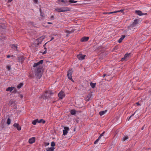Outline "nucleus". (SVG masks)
Returning <instances> with one entry per match:
<instances>
[{"mask_svg": "<svg viewBox=\"0 0 151 151\" xmlns=\"http://www.w3.org/2000/svg\"><path fill=\"white\" fill-rule=\"evenodd\" d=\"M73 70L72 69L69 70L68 71L67 76L69 79L71 80L72 81L74 82V81L72 79V74Z\"/></svg>", "mask_w": 151, "mask_h": 151, "instance_id": "1", "label": "nucleus"}, {"mask_svg": "<svg viewBox=\"0 0 151 151\" xmlns=\"http://www.w3.org/2000/svg\"><path fill=\"white\" fill-rule=\"evenodd\" d=\"M17 59L19 62L22 63L24 60L25 58L24 56L20 55L18 56Z\"/></svg>", "mask_w": 151, "mask_h": 151, "instance_id": "2", "label": "nucleus"}, {"mask_svg": "<svg viewBox=\"0 0 151 151\" xmlns=\"http://www.w3.org/2000/svg\"><path fill=\"white\" fill-rule=\"evenodd\" d=\"M139 20L138 19H136L134 20L132 23L129 26L130 27H133L136 26L139 23Z\"/></svg>", "mask_w": 151, "mask_h": 151, "instance_id": "3", "label": "nucleus"}, {"mask_svg": "<svg viewBox=\"0 0 151 151\" xmlns=\"http://www.w3.org/2000/svg\"><path fill=\"white\" fill-rule=\"evenodd\" d=\"M42 97L44 99H48L50 97L49 93L46 91L45 93L42 96Z\"/></svg>", "mask_w": 151, "mask_h": 151, "instance_id": "4", "label": "nucleus"}, {"mask_svg": "<svg viewBox=\"0 0 151 151\" xmlns=\"http://www.w3.org/2000/svg\"><path fill=\"white\" fill-rule=\"evenodd\" d=\"M58 97L61 99L64 98L65 96V94L64 93V92L62 91H60L58 93Z\"/></svg>", "mask_w": 151, "mask_h": 151, "instance_id": "5", "label": "nucleus"}, {"mask_svg": "<svg viewBox=\"0 0 151 151\" xmlns=\"http://www.w3.org/2000/svg\"><path fill=\"white\" fill-rule=\"evenodd\" d=\"M64 129L63 130V135H66L68 133V131L69 130V128L68 127H65Z\"/></svg>", "mask_w": 151, "mask_h": 151, "instance_id": "6", "label": "nucleus"}, {"mask_svg": "<svg viewBox=\"0 0 151 151\" xmlns=\"http://www.w3.org/2000/svg\"><path fill=\"white\" fill-rule=\"evenodd\" d=\"M130 54V53L126 54L124 55V57L123 58H122L121 60H122V61H124V60H127V59L129 57Z\"/></svg>", "mask_w": 151, "mask_h": 151, "instance_id": "7", "label": "nucleus"}, {"mask_svg": "<svg viewBox=\"0 0 151 151\" xmlns=\"http://www.w3.org/2000/svg\"><path fill=\"white\" fill-rule=\"evenodd\" d=\"M13 126L15 127L19 131L21 130V127L18 124L15 123L14 124Z\"/></svg>", "mask_w": 151, "mask_h": 151, "instance_id": "8", "label": "nucleus"}, {"mask_svg": "<svg viewBox=\"0 0 151 151\" xmlns=\"http://www.w3.org/2000/svg\"><path fill=\"white\" fill-rule=\"evenodd\" d=\"M43 63V60H41L38 62L34 63L33 65V67L34 68L37 67V66H38V65H39L40 64H42Z\"/></svg>", "mask_w": 151, "mask_h": 151, "instance_id": "9", "label": "nucleus"}, {"mask_svg": "<svg viewBox=\"0 0 151 151\" xmlns=\"http://www.w3.org/2000/svg\"><path fill=\"white\" fill-rule=\"evenodd\" d=\"M86 55H82V54H79L77 55V58L79 60H82L84 59Z\"/></svg>", "mask_w": 151, "mask_h": 151, "instance_id": "10", "label": "nucleus"}, {"mask_svg": "<svg viewBox=\"0 0 151 151\" xmlns=\"http://www.w3.org/2000/svg\"><path fill=\"white\" fill-rule=\"evenodd\" d=\"M135 13L138 15L141 16L145 15L147 14V13H142L141 11L140 10H136L135 11Z\"/></svg>", "mask_w": 151, "mask_h": 151, "instance_id": "11", "label": "nucleus"}, {"mask_svg": "<svg viewBox=\"0 0 151 151\" xmlns=\"http://www.w3.org/2000/svg\"><path fill=\"white\" fill-rule=\"evenodd\" d=\"M62 7H57L55 9L54 11L56 12H63Z\"/></svg>", "mask_w": 151, "mask_h": 151, "instance_id": "12", "label": "nucleus"}, {"mask_svg": "<svg viewBox=\"0 0 151 151\" xmlns=\"http://www.w3.org/2000/svg\"><path fill=\"white\" fill-rule=\"evenodd\" d=\"M92 96V94L91 93H89L86 98V101H89L90 99Z\"/></svg>", "mask_w": 151, "mask_h": 151, "instance_id": "13", "label": "nucleus"}, {"mask_svg": "<svg viewBox=\"0 0 151 151\" xmlns=\"http://www.w3.org/2000/svg\"><path fill=\"white\" fill-rule=\"evenodd\" d=\"M89 38L88 37H84L81 39V41L82 42L87 41L88 40Z\"/></svg>", "mask_w": 151, "mask_h": 151, "instance_id": "14", "label": "nucleus"}, {"mask_svg": "<svg viewBox=\"0 0 151 151\" xmlns=\"http://www.w3.org/2000/svg\"><path fill=\"white\" fill-rule=\"evenodd\" d=\"M35 141V138L33 137L30 138L29 140V142L30 144H32Z\"/></svg>", "mask_w": 151, "mask_h": 151, "instance_id": "15", "label": "nucleus"}, {"mask_svg": "<svg viewBox=\"0 0 151 151\" xmlns=\"http://www.w3.org/2000/svg\"><path fill=\"white\" fill-rule=\"evenodd\" d=\"M62 10H63V12L69 11L70 10V8L67 7H62Z\"/></svg>", "mask_w": 151, "mask_h": 151, "instance_id": "16", "label": "nucleus"}, {"mask_svg": "<svg viewBox=\"0 0 151 151\" xmlns=\"http://www.w3.org/2000/svg\"><path fill=\"white\" fill-rule=\"evenodd\" d=\"M65 32L67 33V34L66 35V37H68L69 36V34L72 33L74 32V31L73 30H66L65 31Z\"/></svg>", "mask_w": 151, "mask_h": 151, "instance_id": "17", "label": "nucleus"}, {"mask_svg": "<svg viewBox=\"0 0 151 151\" xmlns=\"http://www.w3.org/2000/svg\"><path fill=\"white\" fill-rule=\"evenodd\" d=\"M14 87H9L6 89V91L11 92L14 89Z\"/></svg>", "mask_w": 151, "mask_h": 151, "instance_id": "18", "label": "nucleus"}, {"mask_svg": "<svg viewBox=\"0 0 151 151\" xmlns=\"http://www.w3.org/2000/svg\"><path fill=\"white\" fill-rule=\"evenodd\" d=\"M125 37V35H122V37L119 39V40H118V42L119 43H121L122 40Z\"/></svg>", "mask_w": 151, "mask_h": 151, "instance_id": "19", "label": "nucleus"}, {"mask_svg": "<svg viewBox=\"0 0 151 151\" xmlns=\"http://www.w3.org/2000/svg\"><path fill=\"white\" fill-rule=\"evenodd\" d=\"M55 148L54 147H47L46 148V151H54Z\"/></svg>", "mask_w": 151, "mask_h": 151, "instance_id": "20", "label": "nucleus"}, {"mask_svg": "<svg viewBox=\"0 0 151 151\" xmlns=\"http://www.w3.org/2000/svg\"><path fill=\"white\" fill-rule=\"evenodd\" d=\"M37 121V122L38 123H42L43 124H44L45 122V121L42 119H40L39 120L38 119V121Z\"/></svg>", "mask_w": 151, "mask_h": 151, "instance_id": "21", "label": "nucleus"}, {"mask_svg": "<svg viewBox=\"0 0 151 151\" xmlns=\"http://www.w3.org/2000/svg\"><path fill=\"white\" fill-rule=\"evenodd\" d=\"M129 138V137L127 136H124L122 139V141L123 142H124L126 140H127Z\"/></svg>", "mask_w": 151, "mask_h": 151, "instance_id": "22", "label": "nucleus"}, {"mask_svg": "<svg viewBox=\"0 0 151 151\" xmlns=\"http://www.w3.org/2000/svg\"><path fill=\"white\" fill-rule=\"evenodd\" d=\"M106 112V110L104 111H100L99 112V114L100 116H102Z\"/></svg>", "mask_w": 151, "mask_h": 151, "instance_id": "23", "label": "nucleus"}, {"mask_svg": "<svg viewBox=\"0 0 151 151\" xmlns=\"http://www.w3.org/2000/svg\"><path fill=\"white\" fill-rule=\"evenodd\" d=\"M42 70V67H41L39 66L37 68V73H40Z\"/></svg>", "mask_w": 151, "mask_h": 151, "instance_id": "24", "label": "nucleus"}, {"mask_svg": "<svg viewBox=\"0 0 151 151\" xmlns=\"http://www.w3.org/2000/svg\"><path fill=\"white\" fill-rule=\"evenodd\" d=\"M23 85V83H20L19 85H18L17 86V88L18 89H20L21 87Z\"/></svg>", "mask_w": 151, "mask_h": 151, "instance_id": "25", "label": "nucleus"}, {"mask_svg": "<svg viewBox=\"0 0 151 151\" xmlns=\"http://www.w3.org/2000/svg\"><path fill=\"white\" fill-rule=\"evenodd\" d=\"M70 113L72 115H75L76 114V111L75 110H71L70 111Z\"/></svg>", "mask_w": 151, "mask_h": 151, "instance_id": "26", "label": "nucleus"}, {"mask_svg": "<svg viewBox=\"0 0 151 151\" xmlns=\"http://www.w3.org/2000/svg\"><path fill=\"white\" fill-rule=\"evenodd\" d=\"M90 86L92 88H93L96 86V83L91 82L90 83Z\"/></svg>", "mask_w": 151, "mask_h": 151, "instance_id": "27", "label": "nucleus"}, {"mask_svg": "<svg viewBox=\"0 0 151 151\" xmlns=\"http://www.w3.org/2000/svg\"><path fill=\"white\" fill-rule=\"evenodd\" d=\"M38 121V119H36V120H34L32 122V124H33V125H35L36 124V123L37 122V121Z\"/></svg>", "mask_w": 151, "mask_h": 151, "instance_id": "28", "label": "nucleus"}, {"mask_svg": "<svg viewBox=\"0 0 151 151\" xmlns=\"http://www.w3.org/2000/svg\"><path fill=\"white\" fill-rule=\"evenodd\" d=\"M7 123L8 125H9L11 123V120L10 118L8 119L7 122Z\"/></svg>", "mask_w": 151, "mask_h": 151, "instance_id": "29", "label": "nucleus"}, {"mask_svg": "<svg viewBox=\"0 0 151 151\" xmlns=\"http://www.w3.org/2000/svg\"><path fill=\"white\" fill-rule=\"evenodd\" d=\"M64 2L65 3V1L64 0H58L57 2V3L60 4V2Z\"/></svg>", "mask_w": 151, "mask_h": 151, "instance_id": "30", "label": "nucleus"}, {"mask_svg": "<svg viewBox=\"0 0 151 151\" xmlns=\"http://www.w3.org/2000/svg\"><path fill=\"white\" fill-rule=\"evenodd\" d=\"M77 2V1H74L73 0H69V2L71 3H75Z\"/></svg>", "mask_w": 151, "mask_h": 151, "instance_id": "31", "label": "nucleus"}, {"mask_svg": "<svg viewBox=\"0 0 151 151\" xmlns=\"http://www.w3.org/2000/svg\"><path fill=\"white\" fill-rule=\"evenodd\" d=\"M51 145L52 147H53L55 146V143L54 142H52L51 144Z\"/></svg>", "mask_w": 151, "mask_h": 151, "instance_id": "32", "label": "nucleus"}, {"mask_svg": "<svg viewBox=\"0 0 151 151\" xmlns=\"http://www.w3.org/2000/svg\"><path fill=\"white\" fill-rule=\"evenodd\" d=\"M137 110H136V111L134 112V113L133 114H132V115H131V116H130L129 117V119H128V120H129L131 119V117L132 116H133V115L136 113V112H137Z\"/></svg>", "mask_w": 151, "mask_h": 151, "instance_id": "33", "label": "nucleus"}, {"mask_svg": "<svg viewBox=\"0 0 151 151\" xmlns=\"http://www.w3.org/2000/svg\"><path fill=\"white\" fill-rule=\"evenodd\" d=\"M44 48L45 50L44 52H42V54L43 55L46 54L47 52V51H46L47 48H46V47H44Z\"/></svg>", "mask_w": 151, "mask_h": 151, "instance_id": "34", "label": "nucleus"}, {"mask_svg": "<svg viewBox=\"0 0 151 151\" xmlns=\"http://www.w3.org/2000/svg\"><path fill=\"white\" fill-rule=\"evenodd\" d=\"M45 146L46 147L50 143L49 142H45L44 143Z\"/></svg>", "mask_w": 151, "mask_h": 151, "instance_id": "35", "label": "nucleus"}, {"mask_svg": "<svg viewBox=\"0 0 151 151\" xmlns=\"http://www.w3.org/2000/svg\"><path fill=\"white\" fill-rule=\"evenodd\" d=\"M6 68L9 71L11 69V67L10 66H7Z\"/></svg>", "mask_w": 151, "mask_h": 151, "instance_id": "36", "label": "nucleus"}, {"mask_svg": "<svg viewBox=\"0 0 151 151\" xmlns=\"http://www.w3.org/2000/svg\"><path fill=\"white\" fill-rule=\"evenodd\" d=\"M47 92L48 93H49V95H52L53 94V93L51 91H47Z\"/></svg>", "mask_w": 151, "mask_h": 151, "instance_id": "37", "label": "nucleus"}, {"mask_svg": "<svg viewBox=\"0 0 151 151\" xmlns=\"http://www.w3.org/2000/svg\"><path fill=\"white\" fill-rule=\"evenodd\" d=\"M17 45L15 44H14L12 45V48H17Z\"/></svg>", "mask_w": 151, "mask_h": 151, "instance_id": "38", "label": "nucleus"}, {"mask_svg": "<svg viewBox=\"0 0 151 151\" xmlns=\"http://www.w3.org/2000/svg\"><path fill=\"white\" fill-rule=\"evenodd\" d=\"M117 11H118V12H121L122 13L123 12L124 10H122V9H121L120 10Z\"/></svg>", "mask_w": 151, "mask_h": 151, "instance_id": "39", "label": "nucleus"}, {"mask_svg": "<svg viewBox=\"0 0 151 151\" xmlns=\"http://www.w3.org/2000/svg\"><path fill=\"white\" fill-rule=\"evenodd\" d=\"M99 141V140L98 139H97L95 141V142H94V144H96V143H97L98 141Z\"/></svg>", "mask_w": 151, "mask_h": 151, "instance_id": "40", "label": "nucleus"}, {"mask_svg": "<svg viewBox=\"0 0 151 151\" xmlns=\"http://www.w3.org/2000/svg\"><path fill=\"white\" fill-rule=\"evenodd\" d=\"M49 42V41H48V42ZM48 42H46V43H45V44L43 45V47H45V45H46V44H47V43Z\"/></svg>", "mask_w": 151, "mask_h": 151, "instance_id": "41", "label": "nucleus"}, {"mask_svg": "<svg viewBox=\"0 0 151 151\" xmlns=\"http://www.w3.org/2000/svg\"><path fill=\"white\" fill-rule=\"evenodd\" d=\"M105 132H103L100 135L101 136H102L104 134V133Z\"/></svg>", "mask_w": 151, "mask_h": 151, "instance_id": "42", "label": "nucleus"}, {"mask_svg": "<svg viewBox=\"0 0 151 151\" xmlns=\"http://www.w3.org/2000/svg\"><path fill=\"white\" fill-rule=\"evenodd\" d=\"M101 136L100 135L99 136L98 138L97 139H98V140H99L101 139Z\"/></svg>", "mask_w": 151, "mask_h": 151, "instance_id": "43", "label": "nucleus"}, {"mask_svg": "<svg viewBox=\"0 0 151 151\" xmlns=\"http://www.w3.org/2000/svg\"><path fill=\"white\" fill-rule=\"evenodd\" d=\"M117 12H118L117 11H115L112 12V13H116Z\"/></svg>", "mask_w": 151, "mask_h": 151, "instance_id": "44", "label": "nucleus"}, {"mask_svg": "<svg viewBox=\"0 0 151 151\" xmlns=\"http://www.w3.org/2000/svg\"><path fill=\"white\" fill-rule=\"evenodd\" d=\"M136 104H137L138 105H141L140 104L139 102L137 103Z\"/></svg>", "mask_w": 151, "mask_h": 151, "instance_id": "45", "label": "nucleus"}, {"mask_svg": "<svg viewBox=\"0 0 151 151\" xmlns=\"http://www.w3.org/2000/svg\"><path fill=\"white\" fill-rule=\"evenodd\" d=\"M10 57H11L9 55H7V57L8 58H10Z\"/></svg>", "mask_w": 151, "mask_h": 151, "instance_id": "46", "label": "nucleus"}, {"mask_svg": "<svg viewBox=\"0 0 151 151\" xmlns=\"http://www.w3.org/2000/svg\"><path fill=\"white\" fill-rule=\"evenodd\" d=\"M53 39H54V37H52L51 40L49 41H52V40H53Z\"/></svg>", "mask_w": 151, "mask_h": 151, "instance_id": "47", "label": "nucleus"}, {"mask_svg": "<svg viewBox=\"0 0 151 151\" xmlns=\"http://www.w3.org/2000/svg\"><path fill=\"white\" fill-rule=\"evenodd\" d=\"M13 0H8V2H11Z\"/></svg>", "mask_w": 151, "mask_h": 151, "instance_id": "48", "label": "nucleus"}, {"mask_svg": "<svg viewBox=\"0 0 151 151\" xmlns=\"http://www.w3.org/2000/svg\"><path fill=\"white\" fill-rule=\"evenodd\" d=\"M54 16H51V19H53V18H54Z\"/></svg>", "mask_w": 151, "mask_h": 151, "instance_id": "49", "label": "nucleus"}, {"mask_svg": "<svg viewBox=\"0 0 151 151\" xmlns=\"http://www.w3.org/2000/svg\"><path fill=\"white\" fill-rule=\"evenodd\" d=\"M35 3H37L38 1V0H34Z\"/></svg>", "mask_w": 151, "mask_h": 151, "instance_id": "50", "label": "nucleus"}, {"mask_svg": "<svg viewBox=\"0 0 151 151\" xmlns=\"http://www.w3.org/2000/svg\"><path fill=\"white\" fill-rule=\"evenodd\" d=\"M42 38V40H43L44 39V37L43 38V37H40V38Z\"/></svg>", "mask_w": 151, "mask_h": 151, "instance_id": "51", "label": "nucleus"}, {"mask_svg": "<svg viewBox=\"0 0 151 151\" xmlns=\"http://www.w3.org/2000/svg\"><path fill=\"white\" fill-rule=\"evenodd\" d=\"M48 24H52V23L51 22H48Z\"/></svg>", "mask_w": 151, "mask_h": 151, "instance_id": "52", "label": "nucleus"}, {"mask_svg": "<svg viewBox=\"0 0 151 151\" xmlns=\"http://www.w3.org/2000/svg\"><path fill=\"white\" fill-rule=\"evenodd\" d=\"M108 14H113V13H112V12L108 13Z\"/></svg>", "mask_w": 151, "mask_h": 151, "instance_id": "53", "label": "nucleus"}, {"mask_svg": "<svg viewBox=\"0 0 151 151\" xmlns=\"http://www.w3.org/2000/svg\"><path fill=\"white\" fill-rule=\"evenodd\" d=\"M104 14H108V13L107 12H104L103 13Z\"/></svg>", "mask_w": 151, "mask_h": 151, "instance_id": "54", "label": "nucleus"}, {"mask_svg": "<svg viewBox=\"0 0 151 151\" xmlns=\"http://www.w3.org/2000/svg\"><path fill=\"white\" fill-rule=\"evenodd\" d=\"M20 96L21 98H22L23 97V96H22V95H20Z\"/></svg>", "mask_w": 151, "mask_h": 151, "instance_id": "55", "label": "nucleus"}, {"mask_svg": "<svg viewBox=\"0 0 151 151\" xmlns=\"http://www.w3.org/2000/svg\"><path fill=\"white\" fill-rule=\"evenodd\" d=\"M130 151V150H129V149H128V150H127L126 151Z\"/></svg>", "mask_w": 151, "mask_h": 151, "instance_id": "56", "label": "nucleus"}, {"mask_svg": "<svg viewBox=\"0 0 151 151\" xmlns=\"http://www.w3.org/2000/svg\"><path fill=\"white\" fill-rule=\"evenodd\" d=\"M130 151V150H129V149H128V150H127L126 151Z\"/></svg>", "mask_w": 151, "mask_h": 151, "instance_id": "57", "label": "nucleus"}, {"mask_svg": "<svg viewBox=\"0 0 151 151\" xmlns=\"http://www.w3.org/2000/svg\"><path fill=\"white\" fill-rule=\"evenodd\" d=\"M130 151V150H129V149H128V150H127L126 151Z\"/></svg>", "mask_w": 151, "mask_h": 151, "instance_id": "58", "label": "nucleus"}, {"mask_svg": "<svg viewBox=\"0 0 151 151\" xmlns=\"http://www.w3.org/2000/svg\"><path fill=\"white\" fill-rule=\"evenodd\" d=\"M106 75L105 74H104L103 76L104 77H105L106 76Z\"/></svg>", "mask_w": 151, "mask_h": 151, "instance_id": "59", "label": "nucleus"}, {"mask_svg": "<svg viewBox=\"0 0 151 151\" xmlns=\"http://www.w3.org/2000/svg\"><path fill=\"white\" fill-rule=\"evenodd\" d=\"M143 128H144V127H142V129H142V130H143Z\"/></svg>", "mask_w": 151, "mask_h": 151, "instance_id": "60", "label": "nucleus"}, {"mask_svg": "<svg viewBox=\"0 0 151 151\" xmlns=\"http://www.w3.org/2000/svg\"><path fill=\"white\" fill-rule=\"evenodd\" d=\"M40 43H41L40 42V43H38V45L39 44H40Z\"/></svg>", "mask_w": 151, "mask_h": 151, "instance_id": "61", "label": "nucleus"}, {"mask_svg": "<svg viewBox=\"0 0 151 151\" xmlns=\"http://www.w3.org/2000/svg\"><path fill=\"white\" fill-rule=\"evenodd\" d=\"M39 40V39H37V40Z\"/></svg>", "mask_w": 151, "mask_h": 151, "instance_id": "62", "label": "nucleus"}]
</instances>
